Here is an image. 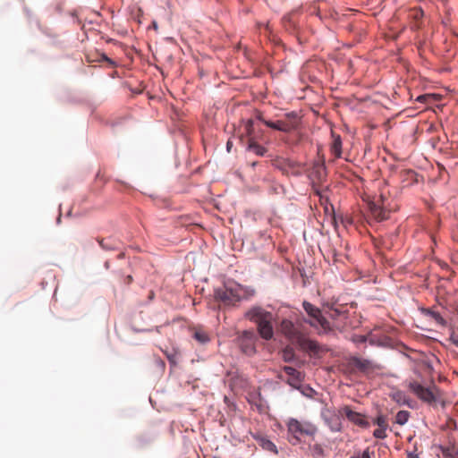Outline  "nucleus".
<instances>
[{
    "instance_id": "obj_1",
    "label": "nucleus",
    "mask_w": 458,
    "mask_h": 458,
    "mask_svg": "<svg viewBox=\"0 0 458 458\" xmlns=\"http://www.w3.org/2000/svg\"><path fill=\"white\" fill-rule=\"evenodd\" d=\"M244 318L257 326L258 335L262 339H273L275 316L272 312L259 305H254L244 313Z\"/></svg>"
},
{
    "instance_id": "obj_2",
    "label": "nucleus",
    "mask_w": 458,
    "mask_h": 458,
    "mask_svg": "<svg viewBox=\"0 0 458 458\" xmlns=\"http://www.w3.org/2000/svg\"><path fill=\"white\" fill-rule=\"evenodd\" d=\"M287 440L292 445H298L304 443V437H308L314 440L318 433V428L313 423L307 420H299L290 418L286 423Z\"/></svg>"
},
{
    "instance_id": "obj_3",
    "label": "nucleus",
    "mask_w": 458,
    "mask_h": 458,
    "mask_svg": "<svg viewBox=\"0 0 458 458\" xmlns=\"http://www.w3.org/2000/svg\"><path fill=\"white\" fill-rule=\"evenodd\" d=\"M302 308L309 317L308 319L304 318L305 323L309 324L313 328L321 329L324 333H328L332 330L329 321L323 315L319 308L308 301H303Z\"/></svg>"
},
{
    "instance_id": "obj_4",
    "label": "nucleus",
    "mask_w": 458,
    "mask_h": 458,
    "mask_svg": "<svg viewBox=\"0 0 458 458\" xmlns=\"http://www.w3.org/2000/svg\"><path fill=\"white\" fill-rule=\"evenodd\" d=\"M409 389L428 405L435 406L442 399L441 390L436 386L426 387L417 381L409 383Z\"/></svg>"
},
{
    "instance_id": "obj_5",
    "label": "nucleus",
    "mask_w": 458,
    "mask_h": 458,
    "mask_svg": "<svg viewBox=\"0 0 458 458\" xmlns=\"http://www.w3.org/2000/svg\"><path fill=\"white\" fill-rule=\"evenodd\" d=\"M214 298L225 306L234 305L242 298V287L240 284H225L214 290Z\"/></svg>"
},
{
    "instance_id": "obj_6",
    "label": "nucleus",
    "mask_w": 458,
    "mask_h": 458,
    "mask_svg": "<svg viewBox=\"0 0 458 458\" xmlns=\"http://www.w3.org/2000/svg\"><path fill=\"white\" fill-rule=\"evenodd\" d=\"M236 342L245 355L253 356L257 352L258 335L252 329L242 331L236 338Z\"/></svg>"
},
{
    "instance_id": "obj_7",
    "label": "nucleus",
    "mask_w": 458,
    "mask_h": 458,
    "mask_svg": "<svg viewBox=\"0 0 458 458\" xmlns=\"http://www.w3.org/2000/svg\"><path fill=\"white\" fill-rule=\"evenodd\" d=\"M272 165L286 175L300 176L303 172L302 164L290 158L276 157L272 161Z\"/></svg>"
},
{
    "instance_id": "obj_8",
    "label": "nucleus",
    "mask_w": 458,
    "mask_h": 458,
    "mask_svg": "<svg viewBox=\"0 0 458 458\" xmlns=\"http://www.w3.org/2000/svg\"><path fill=\"white\" fill-rule=\"evenodd\" d=\"M348 365L352 369L361 373L367 374L369 372L377 369L379 367L371 360L361 359L357 356H351L348 360Z\"/></svg>"
},
{
    "instance_id": "obj_9",
    "label": "nucleus",
    "mask_w": 458,
    "mask_h": 458,
    "mask_svg": "<svg viewBox=\"0 0 458 458\" xmlns=\"http://www.w3.org/2000/svg\"><path fill=\"white\" fill-rule=\"evenodd\" d=\"M344 412L346 418L353 424L362 428H368L370 427V423L363 414L352 411L349 406H344Z\"/></svg>"
},
{
    "instance_id": "obj_10",
    "label": "nucleus",
    "mask_w": 458,
    "mask_h": 458,
    "mask_svg": "<svg viewBox=\"0 0 458 458\" xmlns=\"http://www.w3.org/2000/svg\"><path fill=\"white\" fill-rule=\"evenodd\" d=\"M282 369L288 376V378L285 380V383L288 384L293 388L295 389L300 385V383L302 382L303 376L301 372L298 371L293 367L284 366Z\"/></svg>"
},
{
    "instance_id": "obj_11",
    "label": "nucleus",
    "mask_w": 458,
    "mask_h": 458,
    "mask_svg": "<svg viewBox=\"0 0 458 458\" xmlns=\"http://www.w3.org/2000/svg\"><path fill=\"white\" fill-rule=\"evenodd\" d=\"M282 333L289 339L299 338V332L295 327V325L290 319L284 318L280 324Z\"/></svg>"
},
{
    "instance_id": "obj_12",
    "label": "nucleus",
    "mask_w": 458,
    "mask_h": 458,
    "mask_svg": "<svg viewBox=\"0 0 458 458\" xmlns=\"http://www.w3.org/2000/svg\"><path fill=\"white\" fill-rule=\"evenodd\" d=\"M252 437L262 449L271 452L275 454H278L276 445L266 436H263L261 434H255L252 435Z\"/></svg>"
},
{
    "instance_id": "obj_13",
    "label": "nucleus",
    "mask_w": 458,
    "mask_h": 458,
    "mask_svg": "<svg viewBox=\"0 0 458 458\" xmlns=\"http://www.w3.org/2000/svg\"><path fill=\"white\" fill-rule=\"evenodd\" d=\"M246 150L249 152H252L259 157H264L267 152V149L265 147L259 144L256 141L255 138L247 139Z\"/></svg>"
},
{
    "instance_id": "obj_14",
    "label": "nucleus",
    "mask_w": 458,
    "mask_h": 458,
    "mask_svg": "<svg viewBox=\"0 0 458 458\" xmlns=\"http://www.w3.org/2000/svg\"><path fill=\"white\" fill-rule=\"evenodd\" d=\"M420 310L422 315L433 318L437 325L442 327L446 326V320L441 316L439 312L435 311L433 309L420 308Z\"/></svg>"
},
{
    "instance_id": "obj_15",
    "label": "nucleus",
    "mask_w": 458,
    "mask_h": 458,
    "mask_svg": "<svg viewBox=\"0 0 458 458\" xmlns=\"http://www.w3.org/2000/svg\"><path fill=\"white\" fill-rule=\"evenodd\" d=\"M264 124L268 128L283 132H289L293 129V126L290 123L284 121H264Z\"/></svg>"
},
{
    "instance_id": "obj_16",
    "label": "nucleus",
    "mask_w": 458,
    "mask_h": 458,
    "mask_svg": "<svg viewBox=\"0 0 458 458\" xmlns=\"http://www.w3.org/2000/svg\"><path fill=\"white\" fill-rule=\"evenodd\" d=\"M348 309L346 305L337 304L335 308L333 309L331 312L327 311V315L332 319H338L341 318H348Z\"/></svg>"
},
{
    "instance_id": "obj_17",
    "label": "nucleus",
    "mask_w": 458,
    "mask_h": 458,
    "mask_svg": "<svg viewBox=\"0 0 458 458\" xmlns=\"http://www.w3.org/2000/svg\"><path fill=\"white\" fill-rule=\"evenodd\" d=\"M300 340L301 346L310 352L318 353L320 351L319 344L317 341L311 339L301 338V336L298 338Z\"/></svg>"
},
{
    "instance_id": "obj_18",
    "label": "nucleus",
    "mask_w": 458,
    "mask_h": 458,
    "mask_svg": "<svg viewBox=\"0 0 458 458\" xmlns=\"http://www.w3.org/2000/svg\"><path fill=\"white\" fill-rule=\"evenodd\" d=\"M392 399L397 403L399 405H407L410 408H412L411 400L410 397L403 391H396L391 394Z\"/></svg>"
},
{
    "instance_id": "obj_19",
    "label": "nucleus",
    "mask_w": 458,
    "mask_h": 458,
    "mask_svg": "<svg viewBox=\"0 0 458 458\" xmlns=\"http://www.w3.org/2000/svg\"><path fill=\"white\" fill-rule=\"evenodd\" d=\"M98 243L105 250H115L120 249V242L112 237L100 239L98 240Z\"/></svg>"
},
{
    "instance_id": "obj_20",
    "label": "nucleus",
    "mask_w": 458,
    "mask_h": 458,
    "mask_svg": "<svg viewBox=\"0 0 458 458\" xmlns=\"http://www.w3.org/2000/svg\"><path fill=\"white\" fill-rule=\"evenodd\" d=\"M310 454L312 458H325L326 451L320 444H309Z\"/></svg>"
},
{
    "instance_id": "obj_21",
    "label": "nucleus",
    "mask_w": 458,
    "mask_h": 458,
    "mask_svg": "<svg viewBox=\"0 0 458 458\" xmlns=\"http://www.w3.org/2000/svg\"><path fill=\"white\" fill-rule=\"evenodd\" d=\"M283 22L285 30L289 31H295L297 30V24L294 20V14H287L284 16Z\"/></svg>"
},
{
    "instance_id": "obj_22",
    "label": "nucleus",
    "mask_w": 458,
    "mask_h": 458,
    "mask_svg": "<svg viewBox=\"0 0 458 458\" xmlns=\"http://www.w3.org/2000/svg\"><path fill=\"white\" fill-rule=\"evenodd\" d=\"M282 359L284 362H293L296 360V354L293 348L285 347L282 351Z\"/></svg>"
},
{
    "instance_id": "obj_23",
    "label": "nucleus",
    "mask_w": 458,
    "mask_h": 458,
    "mask_svg": "<svg viewBox=\"0 0 458 458\" xmlns=\"http://www.w3.org/2000/svg\"><path fill=\"white\" fill-rule=\"evenodd\" d=\"M410 418V412L408 411H399L395 415V423L403 426L407 423Z\"/></svg>"
},
{
    "instance_id": "obj_24",
    "label": "nucleus",
    "mask_w": 458,
    "mask_h": 458,
    "mask_svg": "<svg viewBox=\"0 0 458 458\" xmlns=\"http://www.w3.org/2000/svg\"><path fill=\"white\" fill-rule=\"evenodd\" d=\"M371 211H372L374 216L377 219H378L379 221H383V220L387 219L386 211L384 210L383 208H381L380 207H377L376 205H374L371 208Z\"/></svg>"
},
{
    "instance_id": "obj_25",
    "label": "nucleus",
    "mask_w": 458,
    "mask_h": 458,
    "mask_svg": "<svg viewBox=\"0 0 458 458\" xmlns=\"http://www.w3.org/2000/svg\"><path fill=\"white\" fill-rule=\"evenodd\" d=\"M193 338L201 344H205L210 341V338L204 331H196L193 334Z\"/></svg>"
},
{
    "instance_id": "obj_26",
    "label": "nucleus",
    "mask_w": 458,
    "mask_h": 458,
    "mask_svg": "<svg viewBox=\"0 0 458 458\" xmlns=\"http://www.w3.org/2000/svg\"><path fill=\"white\" fill-rule=\"evenodd\" d=\"M295 389L299 390L303 395L308 397H311L315 393V390L310 385H302L301 382Z\"/></svg>"
},
{
    "instance_id": "obj_27",
    "label": "nucleus",
    "mask_w": 458,
    "mask_h": 458,
    "mask_svg": "<svg viewBox=\"0 0 458 458\" xmlns=\"http://www.w3.org/2000/svg\"><path fill=\"white\" fill-rule=\"evenodd\" d=\"M332 150L335 153L336 157H340L342 153V140L341 137L337 136L334 139L333 144H332Z\"/></svg>"
},
{
    "instance_id": "obj_28",
    "label": "nucleus",
    "mask_w": 458,
    "mask_h": 458,
    "mask_svg": "<svg viewBox=\"0 0 458 458\" xmlns=\"http://www.w3.org/2000/svg\"><path fill=\"white\" fill-rule=\"evenodd\" d=\"M439 449L441 450L444 458H456L454 457V445H439Z\"/></svg>"
},
{
    "instance_id": "obj_29",
    "label": "nucleus",
    "mask_w": 458,
    "mask_h": 458,
    "mask_svg": "<svg viewBox=\"0 0 458 458\" xmlns=\"http://www.w3.org/2000/svg\"><path fill=\"white\" fill-rule=\"evenodd\" d=\"M165 355L172 366H176L178 359H177V352L175 351H173V352L165 351Z\"/></svg>"
},
{
    "instance_id": "obj_30",
    "label": "nucleus",
    "mask_w": 458,
    "mask_h": 458,
    "mask_svg": "<svg viewBox=\"0 0 458 458\" xmlns=\"http://www.w3.org/2000/svg\"><path fill=\"white\" fill-rule=\"evenodd\" d=\"M374 424L377 425L378 428H388V424L386 422V416H384L382 414H379L378 416H377V418L374 420Z\"/></svg>"
},
{
    "instance_id": "obj_31",
    "label": "nucleus",
    "mask_w": 458,
    "mask_h": 458,
    "mask_svg": "<svg viewBox=\"0 0 458 458\" xmlns=\"http://www.w3.org/2000/svg\"><path fill=\"white\" fill-rule=\"evenodd\" d=\"M423 15L424 12L420 8L411 10L410 14L411 18H412L416 21H420L423 17Z\"/></svg>"
},
{
    "instance_id": "obj_32",
    "label": "nucleus",
    "mask_w": 458,
    "mask_h": 458,
    "mask_svg": "<svg viewBox=\"0 0 458 458\" xmlns=\"http://www.w3.org/2000/svg\"><path fill=\"white\" fill-rule=\"evenodd\" d=\"M387 428H378L374 430L373 437L377 439H385L386 437V430Z\"/></svg>"
},
{
    "instance_id": "obj_33",
    "label": "nucleus",
    "mask_w": 458,
    "mask_h": 458,
    "mask_svg": "<svg viewBox=\"0 0 458 458\" xmlns=\"http://www.w3.org/2000/svg\"><path fill=\"white\" fill-rule=\"evenodd\" d=\"M338 304L336 301H327L323 302V308L325 310V312L327 311L331 312L334 308Z\"/></svg>"
},
{
    "instance_id": "obj_34",
    "label": "nucleus",
    "mask_w": 458,
    "mask_h": 458,
    "mask_svg": "<svg viewBox=\"0 0 458 458\" xmlns=\"http://www.w3.org/2000/svg\"><path fill=\"white\" fill-rule=\"evenodd\" d=\"M368 341H369L370 345H377V346L384 345V344L376 335H371L368 338Z\"/></svg>"
},
{
    "instance_id": "obj_35",
    "label": "nucleus",
    "mask_w": 458,
    "mask_h": 458,
    "mask_svg": "<svg viewBox=\"0 0 458 458\" xmlns=\"http://www.w3.org/2000/svg\"><path fill=\"white\" fill-rule=\"evenodd\" d=\"M310 13L316 14L318 17H319V19H323L320 8L317 7L316 5H313L310 8Z\"/></svg>"
},
{
    "instance_id": "obj_36",
    "label": "nucleus",
    "mask_w": 458,
    "mask_h": 458,
    "mask_svg": "<svg viewBox=\"0 0 458 458\" xmlns=\"http://www.w3.org/2000/svg\"><path fill=\"white\" fill-rule=\"evenodd\" d=\"M368 338L369 337L366 335H356L353 338V342H355L356 344H364L368 341Z\"/></svg>"
},
{
    "instance_id": "obj_37",
    "label": "nucleus",
    "mask_w": 458,
    "mask_h": 458,
    "mask_svg": "<svg viewBox=\"0 0 458 458\" xmlns=\"http://www.w3.org/2000/svg\"><path fill=\"white\" fill-rule=\"evenodd\" d=\"M351 458H371L369 449L367 448L361 454L358 455H353Z\"/></svg>"
},
{
    "instance_id": "obj_38",
    "label": "nucleus",
    "mask_w": 458,
    "mask_h": 458,
    "mask_svg": "<svg viewBox=\"0 0 458 458\" xmlns=\"http://www.w3.org/2000/svg\"><path fill=\"white\" fill-rule=\"evenodd\" d=\"M431 95L429 94H423L417 97L416 100L420 103H425L428 101V99L431 98Z\"/></svg>"
},
{
    "instance_id": "obj_39",
    "label": "nucleus",
    "mask_w": 458,
    "mask_h": 458,
    "mask_svg": "<svg viewBox=\"0 0 458 458\" xmlns=\"http://www.w3.org/2000/svg\"><path fill=\"white\" fill-rule=\"evenodd\" d=\"M330 428L332 431H339L340 430V423L338 418H335L334 423L330 424Z\"/></svg>"
},
{
    "instance_id": "obj_40",
    "label": "nucleus",
    "mask_w": 458,
    "mask_h": 458,
    "mask_svg": "<svg viewBox=\"0 0 458 458\" xmlns=\"http://www.w3.org/2000/svg\"><path fill=\"white\" fill-rule=\"evenodd\" d=\"M450 341L458 347V334L453 332L450 335Z\"/></svg>"
},
{
    "instance_id": "obj_41",
    "label": "nucleus",
    "mask_w": 458,
    "mask_h": 458,
    "mask_svg": "<svg viewBox=\"0 0 458 458\" xmlns=\"http://www.w3.org/2000/svg\"><path fill=\"white\" fill-rule=\"evenodd\" d=\"M245 131L248 139L254 138L252 135L254 131V127H245Z\"/></svg>"
},
{
    "instance_id": "obj_42",
    "label": "nucleus",
    "mask_w": 458,
    "mask_h": 458,
    "mask_svg": "<svg viewBox=\"0 0 458 458\" xmlns=\"http://www.w3.org/2000/svg\"><path fill=\"white\" fill-rule=\"evenodd\" d=\"M259 28L260 32H261L262 30H264V31H266V32H267V31H269V26H268V24H265V23H259Z\"/></svg>"
},
{
    "instance_id": "obj_43",
    "label": "nucleus",
    "mask_w": 458,
    "mask_h": 458,
    "mask_svg": "<svg viewBox=\"0 0 458 458\" xmlns=\"http://www.w3.org/2000/svg\"><path fill=\"white\" fill-rule=\"evenodd\" d=\"M232 147H233V142H232V140H229L226 142V150H227V152H230V151H231Z\"/></svg>"
},
{
    "instance_id": "obj_44",
    "label": "nucleus",
    "mask_w": 458,
    "mask_h": 458,
    "mask_svg": "<svg viewBox=\"0 0 458 458\" xmlns=\"http://www.w3.org/2000/svg\"><path fill=\"white\" fill-rule=\"evenodd\" d=\"M245 127H254V122H253V120L249 119V120L246 122Z\"/></svg>"
},
{
    "instance_id": "obj_45",
    "label": "nucleus",
    "mask_w": 458,
    "mask_h": 458,
    "mask_svg": "<svg viewBox=\"0 0 458 458\" xmlns=\"http://www.w3.org/2000/svg\"><path fill=\"white\" fill-rule=\"evenodd\" d=\"M257 119L263 123H264V121H267L266 119H264V117L260 114L257 115Z\"/></svg>"
},
{
    "instance_id": "obj_46",
    "label": "nucleus",
    "mask_w": 458,
    "mask_h": 458,
    "mask_svg": "<svg viewBox=\"0 0 458 458\" xmlns=\"http://www.w3.org/2000/svg\"><path fill=\"white\" fill-rule=\"evenodd\" d=\"M126 281H127V284H130V283L132 281V277H131V276H128L126 277Z\"/></svg>"
},
{
    "instance_id": "obj_47",
    "label": "nucleus",
    "mask_w": 458,
    "mask_h": 458,
    "mask_svg": "<svg viewBox=\"0 0 458 458\" xmlns=\"http://www.w3.org/2000/svg\"><path fill=\"white\" fill-rule=\"evenodd\" d=\"M288 117H295V114L293 112L286 114Z\"/></svg>"
},
{
    "instance_id": "obj_48",
    "label": "nucleus",
    "mask_w": 458,
    "mask_h": 458,
    "mask_svg": "<svg viewBox=\"0 0 458 458\" xmlns=\"http://www.w3.org/2000/svg\"><path fill=\"white\" fill-rule=\"evenodd\" d=\"M454 457H458V447L454 446Z\"/></svg>"
},
{
    "instance_id": "obj_49",
    "label": "nucleus",
    "mask_w": 458,
    "mask_h": 458,
    "mask_svg": "<svg viewBox=\"0 0 458 458\" xmlns=\"http://www.w3.org/2000/svg\"><path fill=\"white\" fill-rule=\"evenodd\" d=\"M158 365H160L162 368H165V362H164L163 360H160L158 361Z\"/></svg>"
},
{
    "instance_id": "obj_50",
    "label": "nucleus",
    "mask_w": 458,
    "mask_h": 458,
    "mask_svg": "<svg viewBox=\"0 0 458 458\" xmlns=\"http://www.w3.org/2000/svg\"><path fill=\"white\" fill-rule=\"evenodd\" d=\"M104 266H105V267H106V269H108V268H109V266H110V265H109V261H106V262H105V264H104Z\"/></svg>"
},
{
    "instance_id": "obj_51",
    "label": "nucleus",
    "mask_w": 458,
    "mask_h": 458,
    "mask_svg": "<svg viewBox=\"0 0 458 458\" xmlns=\"http://www.w3.org/2000/svg\"><path fill=\"white\" fill-rule=\"evenodd\" d=\"M153 298H154V293H153V292H150V293H149L148 299H149V300H152Z\"/></svg>"
},
{
    "instance_id": "obj_52",
    "label": "nucleus",
    "mask_w": 458,
    "mask_h": 458,
    "mask_svg": "<svg viewBox=\"0 0 458 458\" xmlns=\"http://www.w3.org/2000/svg\"><path fill=\"white\" fill-rule=\"evenodd\" d=\"M259 163L257 161H254L250 164L251 167H255Z\"/></svg>"
},
{
    "instance_id": "obj_53",
    "label": "nucleus",
    "mask_w": 458,
    "mask_h": 458,
    "mask_svg": "<svg viewBox=\"0 0 458 458\" xmlns=\"http://www.w3.org/2000/svg\"><path fill=\"white\" fill-rule=\"evenodd\" d=\"M117 257L118 259H123L124 257V253L122 252Z\"/></svg>"
},
{
    "instance_id": "obj_54",
    "label": "nucleus",
    "mask_w": 458,
    "mask_h": 458,
    "mask_svg": "<svg viewBox=\"0 0 458 458\" xmlns=\"http://www.w3.org/2000/svg\"><path fill=\"white\" fill-rule=\"evenodd\" d=\"M409 457H410V458H417V455H416V454H409Z\"/></svg>"
},
{
    "instance_id": "obj_55",
    "label": "nucleus",
    "mask_w": 458,
    "mask_h": 458,
    "mask_svg": "<svg viewBox=\"0 0 458 458\" xmlns=\"http://www.w3.org/2000/svg\"><path fill=\"white\" fill-rule=\"evenodd\" d=\"M61 222V215H59V216L57 217L56 219V223L59 224Z\"/></svg>"
},
{
    "instance_id": "obj_56",
    "label": "nucleus",
    "mask_w": 458,
    "mask_h": 458,
    "mask_svg": "<svg viewBox=\"0 0 458 458\" xmlns=\"http://www.w3.org/2000/svg\"><path fill=\"white\" fill-rule=\"evenodd\" d=\"M278 377L279 379H281V380H284V377H283V376H282L281 374H280V375H278V377Z\"/></svg>"
},
{
    "instance_id": "obj_57",
    "label": "nucleus",
    "mask_w": 458,
    "mask_h": 458,
    "mask_svg": "<svg viewBox=\"0 0 458 458\" xmlns=\"http://www.w3.org/2000/svg\"><path fill=\"white\" fill-rule=\"evenodd\" d=\"M322 416L324 417L325 420H327V418L326 417V415H325V413H324V412L322 413Z\"/></svg>"
},
{
    "instance_id": "obj_58",
    "label": "nucleus",
    "mask_w": 458,
    "mask_h": 458,
    "mask_svg": "<svg viewBox=\"0 0 458 458\" xmlns=\"http://www.w3.org/2000/svg\"><path fill=\"white\" fill-rule=\"evenodd\" d=\"M153 26H154V28H157V23H156V22H154V23H153Z\"/></svg>"
}]
</instances>
